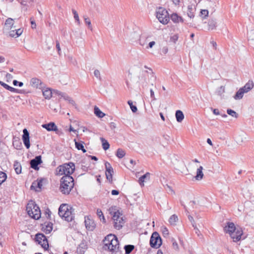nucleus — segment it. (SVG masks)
<instances>
[{"instance_id": "obj_32", "label": "nucleus", "mask_w": 254, "mask_h": 254, "mask_svg": "<svg viewBox=\"0 0 254 254\" xmlns=\"http://www.w3.org/2000/svg\"><path fill=\"white\" fill-rule=\"evenodd\" d=\"M14 23L13 19L10 18H7L5 22V26L7 29L11 28Z\"/></svg>"}, {"instance_id": "obj_8", "label": "nucleus", "mask_w": 254, "mask_h": 254, "mask_svg": "<svg viewBox=\"0 0 254 254\" xmlns=\"http://www.w3.org/2000/svg\"><path fill=\"white\" fill-rule=\"evenodd\" d=\"M162 244V240L157 232H153L150 240V245L151 247L158 248Z\"/></svg>"}, {"instance_id": "obj_25", "label": "nucleus", "mask_w": 254, "mask_h": 254, "mask_svg": "<svg viewBox=\"0 0 254 254\" xmlns=\"http://www.w3.org/2000/svg\"><path fill=\"white\" fill-rule=\"evenodd\" d=\"M74 141H75V147L78 150H81L83 153H85L86 152V149H84V145H83L84 142H83L82 141L78 142V141H76V140L75 139H74Z\"/></svg>"}, {"instance_id": "obj_27", "label": "nucleus", "mask_w": 254, "mask_h": 254, "mask_svg": "<svg viewBox=\"0 0 254 254\" xmlns=\"http://www.w3.org/2000/svg\"><path fill=\"white\" fill-rule=\"evenodd\" d=\"M171 20L176 23H178L179 22H183L184 20L183 19L178 15L176 13H173L171 16Z\"/></svg>"}, {"instance_id": "obj_24", "label": "nucleus", "mask_w": 254, "mask_h": 254, "mask_svg": "<svg viewBox=\"0 0 254 254\" xmlns=\"http://www.w3.org/2000/svg\"><path fill=\"white\" fill-rule=\"evenodd\" d=\"M177 121L179 123H181L184 119V115L182 111L181 110H177L175 114Z\"/></svg>"}, {"instance_id": "obj_46", "label": "nucleus", "mask_w": 254, "mask_h": 254, "mask_svg": "<svg viewBox=\"0 0 254 254\" xmlns=\"http://www.w3.org/2000/svg\"><path fill=\"white\" fill-rule=\"evenodd\" d=\"M72 12L74 15V18L75 20L78 23V24H80V20L77 11L74 9H72Z\"/></svg>"}, {"instance_id": "obj_52", "label": "nucleus", "mask_w": 254, "mask_h": 254, "mask_svg": "<svg viewBox=\"0 0 254 254\" xmlns=\"http://www.w3.org/2000/svg\"><path fill=\"white\" fill-rule=\"evenodd\" d=\"M56 48L58 51L59 54L60 55L61 50L60 48V43L58 41H56Z\"/></svg>"}, {"instance_id": "obj_16", "label": "nucleus", "mask_w": 254, "mask_h": 254, "mask_svg": "<svg viewBox=\"0 0 254 254\" xmlns=\"http://www.w3.org/2000/svg\"><path fill=\"white\" fill-rule=\"evenodd\" d=\"M42 127L48 131H56L58 130L57 127L54 123L51 122L49 124L42 125Z\"/></svg>"}, {"instance_id": "obj_43", "label": "nucleus", "mask_w": 254, "mask_h": 254, "mask_svg": "<svg viewBox=\"0 0 254 254\" xmlns=\"http://www.w3.org/2000/svg\"><path fill=\"white\" fill-rule=\"evenodd\" d=\"M208 10L207 9H202L200 12V16L203 18H206L208 15Z\"/></svg>"}, {"instance_id": "obj_3", "label": "nucleus", "mask_w": 254, "mask_h": 254, "mask_svg": "<svg viewBox=\"0 0 254 254\" xmlns=\"http://www.w3.org/2000/svg\"><path fill=\"white\" fill-rule=\"evenodd\" d=\"M74 180L69 176H64L61 180L60 190L64 194H68L74 186Z\"/></svg>"}, {"instance_id": "obj_28", "label": "nucleus", "mask_w": 254, "mask_h": 254, "mask_svg": "<svg viewBox=\"0 0 254 254\" xmlns=\"http://www.w3.org/2000/svg\"><path fill=\"white\" fill-rule=\"evenodd\" d=\"M242 90L243 89L240 88L239 90L236 92V94L234 96V98L235 100H240L243 98L245 93Z\"/></svg>"}, {"instance_id": "obj_7", "label": "nucleus", "mask_w": 254, "mask_h": 254, "mask_svg": "<svg viewBox=\"0 0 254 254\" xmlns=\"http://www.w3.org/2000/svg\"><path fill=\"white\" fill-rule=\"evenodd\" d=\"M122 214L121 213L117 211L114 212V214L113 216L112 219L114 221V226L115 229L117 230L121 229L123 225L124 224L125 221L122 217Z\"/></svg>"}, {"instance_id": "obj_44", "label": "nucleus", "mask_w": 254, "mask_h": 254, "mask_svg": "<svg viewBox=\"0 0 254 254\" xmlns=\"http://www.w3.org/2000/svg\"><path fill=\"white\" fill-rule=\"evenodd\" d=\"M127 103L129 105L132 112L135 113L137 110L136 106L133 105V103L131 100L128 101Z\"/></svg>"}, {"instance_id": "obj_35", "label": "nucleus", "mask_w": 254, "mask_h": 254, "mask_svg": "<svg viewBox=\"0 0 254 254\" xmlns=\"http://www.w3.org/2000/svg\"><path fill=\"white\" fill-rule=\"evenodd\" d=\"M14 168L16 174H19L21 173V166L18 162H15L14 163Z\"/></svg>"}, {"instance_id": "obj_21", "label": "nucleus", "mask_w": 254, "mask_h": 254, "mask_svg": "<svg viewBox=\"0 0 254 254\" xmlns=\"http://www.w3.org/2000/svg\"><path fill=\"white\" fill-rule=\"evenodd\" d=\"M203 167L200 166L196 171V175L195 176V178L196 180H201L203 177V173L202 172Z\"/></svg>"}, {"instance_id": "obj_56", "label": "nucleus", "mask_w": 254, "mask_h": 254, "mask_svg": "<svg viewBox=\"0 0 254 254\" xmlns=\"http://www.w3.org/2000/svg\"><path fill=\"white\" fill-rule=\"evenodd\" d=\"M192 226L194 228V229H195V233L198 235L199 236V233H200V231L198 229V228L196 227V225L195 224H192Z\"/></svg>"}, {"instance_id": "obj_59", "label": "nucleus", "mask_w": 254, "mask_h": 254, "mask_svg": "<svg viewBox=\"0 0 254 254\" xmlns=\"http://www.w3.org/2000/svg\"><path fill=\"white\" fill-rule=\"evenodd\" d=\"M9 36L11 37H16L15 32L14 30H12L9 33Z\"/></svg>"}, {"instance_id": "obj_51", "label": "nucleus", "mask_w": 254, "mask_h": 254, "mask_svg": "<svg viewBox=\"0 0 254 254\" xmlns=\"http://www.w3.org/2000/svg\"><path fill=\"white\" fill-rule=\"evenodd\" d=\"M172 245H173V248L174 249H176V250H177L178 249V245L177 244V243L176 242V241H174V239L172 240Z\"/></svg>"}, {"instance_id": "obj_36", "label": "nucleus", "mask_w": 254, "mask_h": 254, "mask_svg": "<svg viewBox=\"0 0 254 254\" xmlns=\"http://www.w3.org/2000/svg\"><path fill=\"white\" fill-rule=\"evenodd\" d=\"M126 154L125 151L122 149L119 148L117 150L116 155L119 158H122Z\"/></svg>"}, {"instance_id": "obj_22", "label": "nucleus", "mask_w": 254, "mask_h": 254, "mask_svg": "<svg viewBox=\"0 0 254 254\" xmlns=\"http://www.w3.org/2000/svg\"><path fill=\"white\" fill-rule=\"evenodd\" d=\"M140 38V34L136 32H132L128 35L129 40L133 42L137 40Z\"/></svg>"}, {"instance_id": "obj_33", "label": "nucleus", "mask_w": 254, "mask_h": 254, "mask_svg": "<svg viewBox=\"0 0 254 254\" xmlns=\"http://www.w3.org/2000/svg\"><path fill=\"white\" fill-rule=\"evenodd\" d=\"M61 97H63L64 100L68 101L69 103L72 104V105H75V102L65 93H64L63 94H62V96Z\"/></svg>"}, {"instance_id": "obj_9", "label": "nucleus", "mask_w": 254, "mask_h": 254, "mask_svg": "<svg viewBox=\"0 0 254 254\" xmlns=\"http://www.w3.org/2000/svg\"><path fill=\"white\" fill-rule=\"evenodd\" d=\"M36 241L40 244L45 250H47L49 248L48 240L46 236L42 234L38 233L35 236Z\"/></svg>"}, {"instance_id": "obj_10", "label": "nucleus", "mask_w": 254, "mask_h": 254, "mask_svg": "<svg viewBox=\"0 0 254 254\" xmlns=\"http://www.w3.org/2000/svg\"><path fill=\"white\" fill-rule=\"evenodd\" d=\"M63 166L65 172L64 176H70V175L74 172L75 170V165L73 163L69 162L68 163H65L63 164Z\"/></svg>"}, {"instance_id": "obj_63", "label": "nucleus", "mask_w": 254, "mask_h": 254, "mask_svg": "<svg viewBox=\"0 0 254 254\" xmlns=\"http://www.w3.org/2000/svg\"><path fill=\"white\" fill-rule=\"evenodd\" d=\"M188 218L189 219V220L191 222V224H195L194 223V220H193V218L192 216H190V215H189L188 216Z\"/></svg>"}, {"instance_id": "obj_64", "label": "nucleus", "mask_w": 254, "mask_h": 254, "mask_svg": "<svg viewBox=\"0 0 254 254\" xmlns=\"http://www.w3.org/2000/svg\"><path fill=\"white\" fill-rule=\"evenodd\" d=\"M211 43L212 44L214 49L216 50V48H217V44H216V43L213 41L211 42Z\"/></svg>"}, {"instance_id": "obj_41", "label": "nucleus", "mask_w": 254, "mask_h": 254, "mask_svg": "<svg viewBox=\"0 0 254 254\" xmlns=\"http://www.w3.org/2000/svg\"><path fill=\"white\" fill-rule=\"evenodd\" d=\"M225 86H221L220 87H219L218 88V89L216 91V93L218 95H219L220 96H222V95L225 92Z\"/></svg>"}, {"instance_id": "obj_2", "label": "nucleus", "mask_w": 254, "mask_h": 254, "mask_svg": "<svg viewBox=\"0 0 254 254\" xmlns=\"http://www.w3.org/2000/svg\"><path fill=\"white\" fill-rule=\"evenodd\" d=\"M224 231L228 233L234 242H237L241 239L243 231L241 228H236L233 222H228L224 228Z\"/></svg>"}, {"instance_id": "obj_57", "label": "nucleus", "mask_w": 254, "mask_h": 254, "mask_svg": "<svg viewBox=\"0 0 254 254\" xmlns=\"http://www.w3.org/2000/svg\"><path fill=\"white\" fill-rule=\"evenodd\" d=\"M150 91L151 98H152L154 100H155L156 98L155 97L154 93L153 90L152 89H151Z\"/></svg>"}, {"instance_id": "obj_13", "label": "nucleus", "mask_w": 254, "mask_h": 254, "mask_svg": "<svg viewBox=\"0 0 254 254\" xmlns=\"http://www.w3.org/2000/svg\"><path fill=\"white\" fill-rule=\"evenodd\" d=\"M41 158V156L39 155L32 159L30 162L31 167L35 170H39L38 165L42 163Z\"/></svg>"}, {"instance_id": "obj_1", "label": "nucleus", "mask_w": 254, "mask_h": 254, "mask_svg": "<svg viewBox=\"0 0 254 254\" xmlns=\"http://www.w3.org/2000/svg\"><path fill=\"white\" fill-rule=\"evenodd\" d=\"M103 249L109 250L112 253H116L119 249V242L115 235H107L104 240Z\"/></svg>"}, {"instance_id": "obj_40", "label": "nucleus", "mask_w": 254, "mask_h": 254, "mask_svg": "<svg viewBox=\"0 0 254 254\" xmlns=\"http://www.w3.org/2000/svg\"><path fill=\"white\" fill-rule=\"evenodd\" d=\"M57 175H65V172L64 169L63 168V165H61L58 167L56 169Z\"/></svg>"}, {"instance_id": "obj_18", "label": "nucleus", "mask_w": 254, "mask_h": 254, "mask_svg": "<svg viewBox=\"0 0 254 254\" xmlns=\"http://www.w3.org/2000/svg\"><path fill=\"white\" fill-rule=\"evenodd\" d=\"M42 230L46 234H49L53 230V224L49 222L45 223Z\"/></svg>"}, {"instance_id": "obj_61", "label": "nucleus", "mask_w": 254, "mask_h": 254, "mask_svg": "<svg viewBox=\"0 0 254 254\" xmlns=\"http://www.w3.org/2000/svg\"><path fill=\"white\" fill-rule=\"evenodd\" d=\"M111 193L113 195H118L119 193V191L116 190H112Z\"/></svg>"}, {"instance_id": "obj_34", "label": "nucleus", "mask_w": 254, "mask_h": 254, "mask_svg": "<svg viewBox=\"0 0 254 254\" xmlns=\"http://www.w3.org/2000/svg\"><path fill=\"white\" fill-rule=\"evenodd\" d=\"M134 249V246L131 245H126L124 247V249L126 254H130Z\"/></svg>"}, {"instance_id": "obj_17", "label": "nucleus", "mask_w": 254, "mask_h": 254, "mask_svg": "<svg viewBox=\"0 0 254 254\" xmlns=\"http://www.w3.org/2000/svg\"><path fill=\"white\" fill-rule=\"evenodd\" d=\"M254 82L252 80H249L245 85L244 86L241 88L243 89V91L245 93H248L251 89H252L254 87Z\"/></svg>"}, {"instance_id": "obj_5", "label": "nucleus", "mask_w": 254, "mask_h": 254, "mask_svg": "<svg viewBox=\"0 0 254 254\" xmlns=\"http://www.w3.org/2000/svg\"><path fill=\"white\" fill-rule=\"evenodd\" d=\"M26 211L31 218L38 220L41 217V211L39 206L33 200L29 201L26 206Z\"/></svg>"}, {"instance_id": "obj_37", "label": "nucleus", "mask_w": 254, "mask_h": 254, "mask_svg": "<svg viewBox=\"0 0 254 254\" xmlns=\"http://www.w3.org/2000/svg\"><path fill=\"white\" fill-rule=\"evenodd\" d=\"M178 216L175 214H174L170 217L169 221L171 225H175V223L178 221Z\"/></svg>"}, {"instance_id": "obj_50", "label": "nucleus", "mask_w": 254, "mask_h": 254, "mask_svg": "<svg viewBox=\"0 0 254 254\" xmlns=\"http://www.w3.org/2000/svg\"><path fill=\"white\" fill-rule=\"evenodd\" d=\"M9 91L14 92V93H20V90L19 89L14 88L13 87H12L10 86L9 89L8 90Z\"/></svg>"}, {"instance_id": "obj_53", "label": "nucleus", "mask_w": 254, "mask_h": 254, "mask_svg": "<svg viewBox=\"0 0 254 254\" xmlns=\"http://www.w3.org/2000/svg\"><path fill=\"white\" fill-rule=\"evenodd\" d=\"M5 77L6 78L7 82H8L9 80H10L13 78L12 75L11 74H10V73H6V74L5 75Z\"/></svg>"}, {"instance_id": "obj_26", "label": "nucleus", "mask_w": 254, "mask_h": 254, "mask_svg": "<svg viewBox=\"0 0 254 254\" xmlns=\"http://www.w3.org/2000/svg\"><path fill=\"white\" fill-rule=\"evenodd\" d=\"M150 174L149 173H146L144 175L142 176L139 178V183L141 186H144L143 183L145 182V180H149L150 179Z\"/></svg>"}, {"instance_id": "obj_49", "label": "nucleus", "mask_w": 254, "mask_h": 254, "mask_svg": "<svg viewBox=\"0 0 254 254\" xmlns=\"http://www.w3.org/2000/svg\"><path fill=\"white\" fill-rule=\"evenodd\" d=\"M0 85H1L2 87H3L5 89H7L8 90L9 89L10 86H9L8 85L6 84V83L3 82L1 81H0Z\"/></svg>"}, {"instance_id": "obj_6", "label": "nucleus", "mask_w": 254, "mask_h": 254, "mask_svg": "<svg viewBox=\"0 0 254 254\" xmlns=\"http://www.w3.org/2000/svg\"><path fill=\"white\" fill-rule=\"evenodd\" d=\"M156 17L159 21L163 24H166L169 21V16L168 11L162 7L158 8L156 11Z\"/></svg>"}, {"instance_id": "obj_30", "label": "nucleus", "mask_w": 254, "mask_h": 254, "mask_svg": "<svg viewBox=\"0 0 254 254\" xmlns=\"http://www.w3.org/2000/svg\"><path fill=\"white\" fill-rule=\"evenodd\" d=\"M208 30L214 29L216 27V22L215 20L210 19L208 21Z\"/></svg>"}, {"instance_id": "obj_38", "label": "nucleus", "mask_w": 254, "mask_h": 254, "mask_svg": "<svg viewBox=\"0 0 254 254\" xmlns=\"http://www.w3.org/2000/svg\"><path fill=\"white\" fill-rule=\"evenodd\" d=\"M7 178L6 174L0 171V186L6 180Z\"/></svg>"}, {"instance_id": "obj_47", "label": "nucleus", "mask_w": 254, "mask_h": 254, "mask_svg": "<svg viewBox=\"0 0 254 254\" xmlns=\"http://www.w3.org/2000/svg\"><path fill=\"white\" fill-rule=\"evenodd\" d=\"M94 76L99 80H101V76H100V72L99 70L95 69L94 71Z\"/></svg>"}, {"instance_id": "obj_15", "label": "nucleus", "mask_w": 254, "mask_h": 254, "mask_svg": "<svg viewBox=\"0 0 254 254\" xmlns=\"http://www.w3.org/2000/svg\"><path fill=\"white\" fill-rule=\"evenodd\" d=\"M42 187V180H37L33 182L31 186V189L37 191H39L41 189Z\"/></svg>"}, {"instance_id": "obj_19", "label": "nucleus", "mask_w": 254, "mask_h": 254, "mask_svg": "<svg viewBox=\"0 0 254 254\" xmlns=\"http://www.w3.org/2000/svg\"><path fill=\"white\" fill-rule=\"evenodd\" d=\"M41 84V80L36 77L31 78L30 81V85L35 88H38Z\"/></svg>"}, {"instance_id": "obj_20", "label": "nucleus", "mask_w": 254, "mask_h": 254, "mask_svg": "<svg viewBox=\"0 0 254 254\" xmlns=\"http://www.w3.org/2000/svg\"><path fill=\"white\" fill-rule=\"evenodd\" d=\"M43 95L46 99H50L53 92L52 91L50 88H45L42 90Z\"/></svg>"}, {"instance_id": "obj_42", "label": "nucleus", "mask_w": 254, "mask_h": 254, "mask_svg": "<svg viewBox=\"0 0 254 254\" xmlns=\"http://www.w3.org/2000/svg\"><path fill=\"white\" fill-rule=\"evenodd\" d=\"M227 113L228 115H229L230 116H231L233 117L237 118L238 117V114L235 111H234V110H233L232 109H227Z\"/></svg>"}, {"instance_id": "obj_55", "label": "nucleus", "mask_w": 254, "mask_h": 254, "mask_svg": "<svg viewBox=\"0 0 254 254\" xmlns=\"http://www.w3.org/2000/svg\"><path fill=\"white\" fill-rule=\"evenodd\" d=\"M31 20V28L32 29H35L36 27V24L34 20H32V18L30 19Z\"/></svg>"}, {"instance_id": "obj_31", "label": "nucleus", "mask_w": 254, "mask_h": 254, "mask_svg": "<svg viewBox=\"0 0 254 254\" xmlns=\"http://www.w3.org/2000/svg\"><path fill=\"white\" fill-rule=\"evenodd\" d=\"M94 114L99 118H103L105 116L103 113L97 107H94Z\"/></svg>"}, {"instance_id": "obj_29", "label": "nucleus", "mask_w": 254, "mask_h": 254, "mask_svg": "<svg viewBox=\"0 0 254 254\" xmlns=\"http://www.w3.org/2000/svg\"><path fill=\"white\" fill-rule=\"evenodd\" d=\"M100 140L102 143V147L104 150H107L110 147V144L109 142L103 137L100 138Z\"/></svg>"}, {"instance_id": "obj_12", "label": "nucleus", "mask_w": 254, "mask_h": 254, "mask_svg": "<svg viewBox=\"0 0 254 254\" xmlns=\"http://www.w3.org/2000/svg\"><path fill=\"white\" fill-rule=\"evenodd\" d=\"M85 225L86 228L89 231H93L96 227V224L94 220L91 219L89 217H85Z\"/></svg>"}, {"instance_id": "obj_4", "label": "nucleus", "mask_w": 254, "mask_h": 254, "mask_svg": "<svg viewBox=\"0 0 254 254\" xmlns=\"http://www.w3.org/2000/svg\"><path fill=\"white\" fill-rule=\"evenodd\" d=\"M73 209L66 204H62L59 208V214L60 217L67 222H71L74 217Z\"/></svg>"}, {"instance_id": "obj_60", "label": "nucleus", "mask_w": 254, "mask_h": 254, "mask_svg": "<svg viewBox=\"0 0 254 254\" xmlns=\"http://www.w3.org/2000/svg\"><path fill=\"white\" fill-rule=\"evenodd\" d=\"M53 93H55V94H56L58 95H60V96H62V94H63L64 93L62 92L61 91H59L58 90H54L53 91Z\"/></svg>"}, {"instance_id": "obj_23", "label": "nucleus", "mask_w": 254, "mask_h": 254, "mask_svg": "<svg viewBox=\"0 0 254 254\" xmlns=\"http://www.w3.org/2000/svg\"><path fill=\"white\" fill-rule=\"evenodd\" d=\"M195 11V8H193L192 5H189L188 6V9L187 11L188 16L191 19L193 18L194 17Z\"/></svg>"}, {"instance_id": "obj_62", "label": "nucleus", "mask_w": 254, "mask_h": 254, "mask_svg": "<svg viewBox=\"0 0 254 254\" xmlns=\"http://www.w3.org/2000/svg\"><path fill=\"white\" fill-rule=\"evenodd\" d=\"M155 44V42L152 41L149 43L148 44V47L150 48H152L153 46H154Z\"/></svg>"}, {"instance_id": "obj_39", "label": "nucleus", "mask_w": 254, "mask_h": 254, "mask_svg": "<svg viewBox=\"0 0 254 254\" xmlns=\"http://www.w3.org/2000/svg\"><path fill=\"white\" fill-rule=\"evenodd\" d=\"M97 215H98L101 221H102L103 223H105V218L101 209H98L97 210Z\"/></svg>"}, {"instance_id": "obj_11", "label": "nucleus", "mask_w": 254, "mask_h": 254, "mask_svg": "<svg viewBox=\"0 0 254 254\" xmlns=\"http://www.w3.org/2000/svg\"><path fill=\"white\" fill-rule=\"evenodd\" d=\"M105 168H106V176L107 178V179L110 182H111L112 181V176L113 174L114 173V170L111 166V164L108 162H106L105 164Z\"/></svg>"}, {"instance_id": "obj_45", "label": "nucleus", "mask_w": 254, "mask_h": 254, "mask_svg": "<svg viewBox=\"0 0 254 254\" xmlns=\"http://www.w3.org/2000/svg\"><path fill=\"white\" fill-rule=\"evenodd\" d=\"M84 21L85 23L88 26V28L91 30H92V26L91 25V23L90 21V20L89 18L86 16L84 17Z\"/></svg>"}, {"instance_id": "obj_48", "label": "nucleus", "mask_w": 254, "mask_h": 254, "mask_svg": "<svg viewBox=\"0 0 254 254\" xmlns=\"http://www.w3.org/2000/svg\"><path fill=\"white\" fill-rule=\"evenodd\" d=\"M23 32V30L21 29H18L16 30L15 31V34H16V38L20 36Z\"/></svg>"}, {"instance_id": "obj_54", "label": "nucleus", "mask_w": 254, "mask_h": 254, "mask_svg": "<svg viewBox=\"0 0 254 254\" xmlns=\"http://www.w3.org/2000/svg\"><path fill=\"white\" fill-rule=\"evenodd\" d=\"M161 52L163 54H166L168 53V48L167 47H164L162 48V50H161Z\"/></svg>"}, {"instance_id": "obj_58", "label": "nucleus", "mask_w": 254, "mask_h": 254, "mask_svg": "<svg viewBox=\"0 0 254 254\" xmlns=\"http://www.w3.org/2000/svg\"><path fill=\"white\" fill-rule=\"evenodd\" d=\"M213 111V113L214 114L216 115H220V112L218 110V109H211Z\"/></svg>"}, {"instance_id": "obj_14", "label": "nucleus", "mask_w": 254, "mask_h": 254, "mask_svg": "<svg viewBox=\"0 0 254 254\" xmlns=\"http://www.w3.org/2000/svg\"><path fill=\"white\" fill-rule=\"evenodd\" d=\"M23 135L22 139L23 143L27 149H29L30 146V140H29V133L26 128H24L23 130Z\"/></svg>"}]
</instances>
